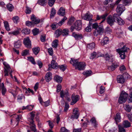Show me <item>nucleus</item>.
Instances as JSON below:
<instances>
[{
    "instance_id": "f257e3e1",
    "label": "nucleus",
    "mask_w": 132,
    "mask_h": 132,
    "mask_svg": "<svg viewBox=\"0 0 132 132\" xmlns=\"http://www.w3.org/2000/svg\"><path fill=\"white\" fill-rule=\"evenodd\" d=\"M70 63L75 67L76 69L79 70H83L85 69L86 64L84 62H79L77 59L71 58Z\"/></svg>"
},
{
    "instance_id": "f03ea898",
    "label": "nucleus",
    "mask_w": 132,
    "mask_h": 132,
    "mask_svg": "<svg viewBox=\"0 0 132 132\" xmlns=\"http://www.w3.org/2000/svg\"><path fill=\"white\" fill-rule=\"evenodd\" d=\"M128 94L125 91H122L118 98V101L119 104L125 103L127 101Z\"/></svg>"
},
{
    "instance_id": "7ed1b4c3",
    "label": "nucleus",
    "mask_w": 132,
    "mask_h": 132,
    "mask_svg": "<svg viewBox=\"0 0 132 132\" xmlns=\"http://www.w3.org/2000/svg\"><path fill=\"white\" fill-rule=\"evenodd\" d=\"M128 49H129V48H128L124 46L121 48L116 50L117 52L119 53L121 59H124L125 58L126 56L125 52L127 51Z\"/></svg>"
},
{
    "instance_id": "20e7f679",
    "label": "nucleus",
    "mask_w": 132,
    "mask_h": 132,
    "mask_svg": "<svg viewBox=\"0 0 132 132\" xmlns=\"http://www.w3.org/2000/svg\"><path fill=\"white\" fill-rule=\"evenodd\" d=\"M3 63L5 67V68H4V72L5 73L4 76H8L9 75L8 73H9L11 77L13 78V76L12 74V71L9 65L5 62H4Z\"/></svg>"
},
{
    "instance_id": "39448f33",
    "label": "nucleus",
    "mask_w": 132,
    "mask_h": 132,
    "mask_svg": "<svg viewBox=\"0 0 132 132\" xmlns=\"http://www.w3.org/2000/svg\"><path fill=\"white\" fill-rule=\"evenodd\" d=\"M23 43L25 46L27 48H30L31 46V42L28 37L23 39Z\"/></svg>"
},
{
    "instance_id": "423d86ee",
    "label": "nucleus",
    "mask_w": 132,
    "mask_h": 132,
    "mask_svg": "<svg viewBox=\"0 0 132 132\" xmlns=\"http://www.w3.org/2000/svg\"><path fill=\"white\" fill-rule=\"evenodd\" d=\"M125 9L124 5L122 4H119L118 5L116 9L117 13L118 14H121Z\"/></svg>"
},
{
    "instance_id": "0eeeda50",
    "label": "nucleus",
    "mask_w": 132,
    "mask_h": 132,
    "mask_svg": "<svg viewBox=\"0 0 132 132\" xmlns=\"http://www.w3.org/2000/svg\"><path fill=\"white\" fill-rule=\"evenodd\" d=\"M79 114L78 109L75 108L73 110L72 114L71 116V118L77 119L78 118Z\"/></svg>"
},
{
    "instance_id": "6e6552de",
    "label": "nucleus",
    "mask_w": 132,
    "mask_h": 132,
    "mask_svg": "<svg viewBox=\"0 0 132 132\" xmlns=\"http://www.w3.org/2000/svg\"><path fill=\"white\" fill-rule=\"evenodd\" d=\"M75 29L77 30H80L81 28V22L80 20L76 21L75 23Z\"/></svg>"
},
{
    "instance_id": "1a4fd4ad",
    "label": "nucleus",
    "mask_w": 132,
    "mask_h": 132,
    "mask_svg": "<svg viewBox=\"0 0 132 132\" xmlns=\"http://www.w3.org/2000/svg\"><path fill=\"white\" fill-rule=\"evenodd\" d=\"M79 96L78 95H72L71 97L72 101L70 104L71 105H74L79 100Z\"/></svg>"
},
{
    "instance_id": "9d476101",
    "label": "nucleus",
    "mask_w": 132,
    "mask_h": 132,
    "mask_svg": "<svg viewBox=\"0 0 132 132\" xmlns=\"http://www.w3.org/2000/svg\"><path fill=\"white\" fill-rule=\"evenodd\" d=\"M106 21L111 26L113 25L115 22L112 18V16L111 15L108 16L106 19Z\"/></svg>"
},
{
    "instance_id": "9b49d317",
    "label": "nucleus",
    "mask_w": 132,
    "mask_h": 132,
    "mask_svg": "<svg viewBox=\"0 0 132 132\" xmlns=\"http://www.w3.org/2000/svg\"><path fill=\"white\" fill-rule=\"evenodd\" d=\"M31 19L33 23L35 24L39 23L40 21V19L37 18L34 14L32 15L31 17Z\"/></svg>"
},
{
    "instance_id": "f8f14e48",
    "label": "nucleus",
    "mask_w": 132,
    "mask_h": 132,
    "mask_svg": "<svg viewBox=\"0 0 132 132\" xmlns=\"http://www.w3.org/2000/svg\"><path fill=\"white\" fill-rule=\"evenodd\" d=\"M108 15V14L107 13H105L100 16L97 15L96 17V19L97 20H100L101 19H103L102 20L100 23V24L101 23L105 21Z\"/></svg>"
},
{
    "instance_id": "ddd939ff",
    "label": "nucleus",
    "mask_w": 132,
    "mask_h": 132,
    "mask_svg": "<svg viewBox=\"0 0 132 132\" xmlns=\"http://www.w3.org/2000/svg\"><path fill=\"white\" fill-rule=\"evenodd\" d=\"M30 114L31 115L30 117L28 119V120L30 123V125L34 124V121L33 119H34L35 115V112H32L30 113Z\"/></svg>"
},
{
    "instance_id": "4468645a",
    "label": "nucleus",
    "mask_w": 132,
    "mask_h": 132,
    "mask_svg": "<svg viewBox=\"0 0 132 132\" xmlns=\"http://www.w3.org/2000/svg\"><path fill=\"white\" fill-rule=\"evenodd\" d=\"M92 17L93 16L92 14L87 13L82 17L84 20L88 21L92 20Z\"/></svg>"
},
{
    "instance_id": "2eb2a0df",
    "label": "nucleus",
    "mask_w": 132,
    "mask_h": 132,
    "mask_svg": "<svg viewBox=\"0 0 132 132\" xmlns=\"http://www.w3.org/2000/svg\"><path fill=\"white\" fill-rule=\"evenodd\" d=\"M52 74L51 72L47 73L45 77V79L47 82H48L52 79Z\"/></svg>"
},
{
    "instance_id": "dca6fc26",
    "label": "nucleus",
    "mask_w": 132,
    "mask_h": 132,
    "mask_svg": "<svg viewBox=\"0 0 132 132\" xmlns=\"http://www.w3.org/2000/svg\"><path fill=\"white\" fill-rule=\"evenodd\" d=\"M117 80L118 83L121 84L124 83L125 81L123 77L121 75H120L117 76Z\"/></svg>"
},
{
    "instance_id": "f3484780",
    "label": "nucleus",
    "mask_w": 132,
    "mask_h": 132,
    "mask_svg": "<svg viewBox=\"0 0 132 132\" xmlns=\"http://www.w3.org/2000/svg\"><path fill=\"white\" fill-rule=\"evenodd\" d=\"M65 9L62 7H61L59 9L57 12V13L60 15L63 16L65 15Z\"/></svg>"
},
{
    "instance_id": "a211bd4d",
    "label": "nucleus",
    "mask_w": 132,
    "mask_h": 132,
    "mask_svg": "<svg viewBox=\"0 0 132 132\" xmlns=\"http://www.w3.org/2000/svg\"><path fill=\"white\" fill-rule=\"evenodd\" d=\"M92 125L95 127H97L98 125V123L96 121L95 118L94 117L92 118L90 120Z\"/></svg>"
},
{
    "instance_id": "6ab92c4d",
    "label": "nucleus",
    "mask_w": 132,
    "mask_h": 132,
    "mask_svg": "<svg viewBox=\"0 0 132 132\" xmlns=\"http://www.w3.org/2000/svg\"><path fill=\"white\" fill-rule=\"evenodd\" d=\"M50 65H49V67ZM51 66L52 68L55 69H56L58 68V64L54 60H52L51 62Z\"/></svg>"
},
{
    "instance_id": "aec40b11",
    "label": "nucleus",
    "mask_w": 132,
    "mask_h": 132,
    "mask_svg": "<svg viewBox=\"0 0 132 132\" xmlns=\"http://www.w3.org/2000/svg\"><path fill=\"white\" fill-rule=\"evenodd\" d=\"M72 36L76 39H81L82 38L81 34H77L75 32L73 33Z\"/></svg>"
},
{
    "instance_id": "412c9836",
    "label": "nucleus",
    "mask_w": 132,
    "mask_h": 132,
    "mask_svg": "<svg viewBox=\"0 0 132 132\" xmlns=\"http://www.w3.org/2000/svg\"><path fill=\"white\" fill-rule=\"evenodd\" d=\"M114 119L117 124L118 122L120 121L121 117L120 113H118L116 114V116L114 118Z\"/></svg>"
},
{
    "instance_id": "4be33fe9",
    "label": "nucleus",
    "mask_w": 132,
    "mask_h": 132,
    "mask_svg": "<svg viewBox=\"0 0 132 132\" xmlns=\"http://www.w3.org/2000/svg\"><path fill=\"white\" fill-rule=\"evenodd\" d=\"M69 31L68 29L65 28L62 30V35L63 36H66L69 35Z\"/></svg>"
},
{
    "instance_id": "5701e85b",
    "label": "nucleus",
    "mask_w": 132,
    "mask_h": 132,
    "mask_svg": "<svg viewBox=\"0 0 132 132\" xmlns=\"http://www.w3.org/2000/svg\"><path fill=\"white\" fill-rule=\"evenodd\" d=\"M21 46V43L20 40H18L15 42L14 43V46L16 48H19Z\"/></svg>"
},
{
    "instance_id": "b1692460",
    "label": "nucleus",
    "mask_w": 132,
    "mask_h": 132,
    "mask_svg": "<svg viewBox=\"0 0 132 132\" xmlns=\"http://www.w3.org/2000/svg\"><path fill=\"white\" fill-rule=\"evenodd\" d=\"M122 125L125 128L129 127L131 126L130 123L127 120H125L123 121Z\"/></svg>"
},
{
    "instance_id": "393cba45",
    "label": "nucleus",
    "mask_w": 132,
    "mask_h": 132,
    "mask_svg": "<svg viewBox=\"0 0 132 132\" xmlns=\"http://www.w3.org/2000/svg\"><path fill=\"white\" fill-rule=\"evenodd\" d=\"M95 29L97 30V31L100 32V35H101L103 32L104 29L102 25H98Z\"/></svg>"
},
{
    "instance_id": "a878e982",
    "label": "nucleus",
    "mask_w": 132,
    "mask_h": 132,
    "mask_svg": "<svg viewBox=\"0 0 132 132\" xmlns=\"http://www.w3.org/2000/svg\"><path fill=\"white\" fill-rule=\"evenodd\" d=\"M54 79L58 83H60L62 81V78L58 75H56L54 78Z\"/></svg>"
},
{
    "instance_id": "bb28decb",
    "label": "nucleus",
    "mask_w": 132,
    "mask_h": 132,
    "mask_svg": "<svg viewBox=\"0 0 132 132\" xmlns=\"http://www.w3.org/2000/svg\"><path fill=\"white\" fill-rule=\"evenodd\" d=\"M9 92L11 93L15 99L16 98V95L18 94V92L16 90H15L12 89H10L9 90Z\"/></svg>"
},
{
    "instance_id": "cd10ccee",
    "label": "nucleus",
    "mask_w": 132,
    "mask_h": 132,
    "mask_svg": "<svg viewBox=\"0 0 132 132\" xmlns=\"http://www.w3.org/2000/svg\"><path fill=\"white\" fill-rule=\"evenodd\" d=\"M118 66L116 64H113L110 66L108 67V69L110 71L114 70Z\"/></svg>"
},
{
    "instance_id": "c85d7f7f",
    "label": "nucleus",
    "mask_w": 132,
    "mask_h": 132,
    "mask_svg": "<svg viewBox=\"0 0 132 132\" xmlns=\"http://www.w3.org/2000/svg\"><path fill=\"white\" fill-rule=\"evenodd\" d=\"M121 15V14L117 13V14L114 13L112 17L115 21H116V20L117 21L120 18V16Z\"/></svg>"
},
{
    "instance_id": "c756f323",
    "label": "nucleus",
    "mask_w": 132,
    "mask_h": 132,
    "mask_svg": "<svg viewBox=\"0 0 132 132\" xmlns=\"http://www.w3.org/2000/svg\"><path fill=\"white\" fill-rule=\"evenodd\" d=\"M40 50V48L38 47L33 48L32 49L33 53L35 55H37L38 54Z\"/></svg>"
},
{
    "instance_id": "7c9ffc66",
    "label": "nucleus",
    "mask_w": 132,
    "mask_h": 132,
    "mask_svg": "<svg viewBox=\"0 0 132 132\" xmlns=\"http://www.w3.org/2000/svg\"><path fill=\"white\" fill-rule=\"evenodd\" d=\"M6 7L7 10L10 12H12L14 9V7L11 4L9 3L7 4Z\"/></svg>"
},
{
    "instance_id": "2f4dec72",
    "label": "nucleus",
    "mask_w": 132,
    "mask_h": 132,
    "mask_svg": "<svg viewBox=\"0 0 132 132\" xmlns=\"http://www.w3.org/2000/svg\"><path fill=\"white\" fill-rule=\"evenodd\" d=\"M62 30L61 29H58L55 32V36L57 37H58L60 35H62Z\"/></svg>"
},
{
    "instance_id": "473e14b6",
    "label": "nucleus",
    "mask_w": 132,
    "mask_h": 132,
    "mask_svg": "<svg viewBox=\"0 0 132 132\" xmlns=\"http://www.w3.org/2000/svg\"><path fill=\"white\" fill-rule=\"evenodd\" d=\"M112 56H110L108 54H106L105 55V59L106 60L108 61H112Z\"/></svg>"
},
{
    "instance_id": "72a5a7b5",
    "label": "nucleus",
    "mask_w": 132,
    "mask_h": 132,
    "mask_svg": "<svg viewBox=\"0 0 132 132\" xmlns=\"http://www.w3.org/2000/svg\"><path fill=\"white\" fill-rule=\"evenodd\" d=\"M109 39L107 37L104 38L102 41V45H104L108 43L109 42Z\"/></svg>"
},
{
    "instance_id": "f704fd0d",
    "label": "nucleus",
    "mask_w": 132,
    "mask_h": 132,
    "mask_svg": "<svg viewBox=\"0 0 132 132\" xmlns=\"http://www.w3.org/2000/svg\"><path fill=\"white\" fill-rule=\"evenodd\" d=\"M126 19L130 21H132V12H128V16Z\"/></svg>"
},
{
    "instance_id": "c9c22d12",
    "label": "nucleus",
    "mask_w": 132,
    "mask_h": 132,
    "mask_svg": "<svg viewBox=\"0 0 132 132\" xmlns=\"http://www.w3.org/2000/svg\"><path fill=\"white\" fill-rule=\"evenodd\" d=\"M132 109V106L129 105H126L125 106V110L128 112H130Z\"/></svg>"
},
{
    "instance_id": "e433bc0d",
    "label": "nucleus",
    "mask_w": 132,
    "mask_h": 132,
    "mask_svg": "<svg viewBox=\"0 0 132 132\" xmlns=\"http://www.w3.org/2000/svg\"><path fill=\"white\" fill-rule=\"evenodd\" d=\"M2 93L3 95H4L6 92V89L4 87V84L2 83L1 84Z\"/></svg>"
},
{
    "instance_id": "4c0bfd02",
    "label": "nucleus",
    "mask_w": 132,
    "mask_h": 132,
    "mask_svg": "<svg viewBox=\"0 0 132 132\" xmlns=\"http://www.w3.org/2000/svg\"><path fill=\"white\" fill-rule=\"evenodd\" d=\"M58 40L57 39H55L53 42L52 47L53 48H56L58 45Z\"/></svg>"
},
{
    "instance_id": "58836bf2",
    "label": "nucleus",
    "mask_w": 132,
    "mask_h": 132,
    "mask_svg": "<svg viewBox=\"0 0 132 132\" xmlns=\"http://www.w3.org/2000/svg\"><path fill=\"white\" fill-rule=\"evenodd\" d=\"M95 47V44L94 43L89 44H88L87 46V48L90 50L94 48Z\"/></svg>"
},
{
    "instance_id": "ea45409f",
    "label": "nucleus",
    "mask_w": 132,
    "mask_h": 132,
    "mask_svg": "<svg viewBox=\"0 0 132 132\" xmlns=\"http://www.w3.org/2000/svg\"><path fill=\"white\" fill-rule=\"evenodd\" d=\"M30 128L33 132H38L36 128V126L34 124L30 125Z\"/></svg>"
},
{
    "instance_id": "a19ab883",
    "label": "nucleus",
    "mask_w": 132,
    "mask_h": 132,
    "mask_svg": "<svg viewBox=\"0 0 132 132\" xmlns=\"http://www.w3.org/2000/svg\"><path fill=\"white\" fill-rule=\"evenodd\" d=\"M22 33L25 34H29L30 32V30L29 29L27 28H24L22 30Z\"/></svg>"
},
{
    "instance_id": "79ce46f5",
    "label": "nucleus",
    "mask_w": 132,
    "mask_h": 132,
    "mask_svg": "<svg viewBox=\"0 0 132 132\" xmlns=\"http://www.w3.org/2000/svg\"><path fill=\"white\" fill-rule=\"evenodd\" d=\"M99 57V56H97V54H96V53L94 52L93 53H92L91 56L90 57V58L91 59H93L95 57L98 58Z\"/></svg>"
},
{
    "instance_id": "37998d69",
    "label": "nucleus",
    "mask_w": 132,
    "mask_h": 132,
    "mask_svg": "<svg viewBox=\"0 0 132 132\" xmlns=\"http://www.w3.org/2000/svg\"><path fill=\"white\" fill-rule=\"evenodd\" d=\"M56 11L54 8H52L51 9V13L50 14L51 17H53L56 13Z\"/></svg>"
},
{
    "instance_id": "c03bdc74",
    "label": "nucleus",
    "mask_w": 132,
    "mask_h": 132,
    "mask_svg": "<svg viewBox=\"0 0 132 132\" xmlns=\"http://www.w3.org/2000/svg\"><path fill=\"white\" fill-rule=\"evenodd\" d=\"M12 20L14 23H17L19 21V18L18 16H15L12 18Z\"/></svg>"
},
{
    "instance_id": "a18cd8bd",
    "label": "nucleus",
    "mask_w": 132,
    "mask_h": 132,
    "mask_svg": "<svg viewBox=\"0 0 132 132\" xmlns=\"http://www.w3.org/2000/svg\"><path fill=\"white\" fill-rule=\"evenodd\" d=\"M56 0H48V5L51 7H52L54 4Z\"/></svg>"
},
{
    "instance_id": "49530a36",
    "label": "nucleus",
    "mask_w": 132,
    "mask_h": 132,
    "mask_svg": "<svg viewBox=\"0 0 132 132\" xmlns=\"http://www.w3.org/2000/svg\"><path fill=\"white\" fill-rule=\"evenodd\" d=\"M4 27L6 30L7 31H9L10 30L9 27L8 23L7 21L4 22Z\"/></svg>"
},
{
    "instance_id": "de8ad7c7",
    "label": "nucleus",
    "mask_w": 132,
    "mask_h": 132,
    "mask_svg": "<svg viewBox=\"0 0 132 132\" xmlns=\"http://www.w3.org/2000/svg\"><path fill=\"white\" fill-rule=\"evenodd\" d=\"M118 24L120 25H123L125 22L121 18H120L119 19V20L117 21Z\"/></svg>"
},
{
    "instance_id": "09e8293b",
    "label": "nucleus",
    "mask_w": 132,
    "mask_h": 132,
    "mask_svg": "<svg viewBox=\"0 0 132 132\" xmlns=\"http://www.w3.org/2000/svg\"><path fill=\"white\" fill-rule=\"evenodd\" d=\"M130 94L129 96L130 98L129 99V102H132V88H131L129 89Z\"/></svg>"
},
{
    "instance_id": "8fccbe9b",
    "label": "nucleus",
    "mask_w": 132,
    "mask_h": 132,
    "mask_svg": "<svg viewBox=\"0 0 132 132\" xmlns=\"http://www.w3.org/2000/svg\"><path fill=\"white\" fill-rule=\"evenodd\" d=\"M47 1L46 0H38V2L39 5L43 6L44 4L47 3Z\"/></svg>"
},
{
    "instance_id": "3c124183",
    "label": "nucleus",
    "mask_w": 132,
    "mask_h": 132,
    "mask_svg": "<svg viewBox=\"0 0 132 132\" xmlns=\"http://www.w3.org/2000/svg\"><path fill=\"white\" fill-rule=\"evenodd\" d=\"M32 32L34 35H36L39 33V30L36 28L35 29L33 30Z\"/></svg>"
},
{
    "instance_id": "603ef678",
    "label": "nucleus",
    "mask_w": 132,
    "mask_h": 132,
    "mask_svg": "<svg viewBox=\"0 0 132 132\" xmlns=\"http://www.w3.org/2000/svg\"><path fill=\"white\" fill-rule=\"evenodd\" d=\"M58 25H59L58 24V23H54L51 26V27L53 30H55L57 28V26Z\"/></svg>"
},
{
    "instance_id": "864d4df0",
    "label": "nucleus",
    "mask_w": 132,
    "mask_h": 132,
    "mask_svg": "<svg viewBox=\"0 0 132 132\" xmlns=\"http://www.w3.org/2000/svg\"><path fill=\"white\" fill-rule=\"evenodd\" d=\"M92 73V72L91 70L86 71V72H83V74L87 77L90 76L91 74Z\"/></svg>"
},
{
    "instance_id": "5fc2aeb1",
    "label": "nucleus",
    "mask_w": 132,
    "mask_h": 132,
    "mask_svg": "<svg viewBox=\"0 0 132 132\" xmlns=\"http://www.w3.org/2000/svg\"><path fill=\"white\" fill-rule=\"evenodd\" d=\"M31 12V9L28 6H26L25 13L27 14H29Z\"/></svg>"
},
{
    "instance_id": "6e6d98bb",
    "label": "nucleus",
    "mask_w": 132,
    "mask_h": 132,
    "mask_svg": "<svg viewBox=\"0 0 132 132\" xmlns=\"http://www.w3.org/2000/svg\"><path fill=\"white\" fill-rule=\"evenodd\" d=\"M118 127L119 132H126L125 129L122 126L119 125Z\"/></svg>"
},
{
    "instance_id": "4d7b16f0",
    "label": "nucleus",
    "mask_w": 132,
    "mask_h": 132,
    "mask_svg": "<svg viewBox=\"0 0 132 132\" xmlns=\"http://www.w3.org/2000/svg\"><path fill=\"white\" fill-rule=\"evenodd\" d=\"M69 108V105L68 103L65 102V105L64 107V111L65 112H66L68 110Z\"/></svg>"
},
{
    "instance_id": "13d9d810",
    "label": "nucleus",
    "mask_w": 132,
    "mask_h": 132,
    "mask_svg": "<svg viewBox=\"0 0 132 132\" xmlns=\"http://www.w3.org/2000/svg\"><path fill=\"white\" fill-rule=\"evenodd\" d=\"M131 2L130 0H122V2L124 5H126Z\"/></svg>"
},
{
    "instance_id": "bf43d9fd",
    "label": "nucleus",
    "mask_w": 132,
    "mask_h": 132,
    "mask_svg": "<svg viewBox=\"0 0 132 132\" xmlns=\"http://www.w3.org/2000/svg\"><path fill=\"white\" fill-rule=\"evenodd\" d=\"M67 18L65 16L64 17L63 19L61 20V21L58 23V24L59 26H61L62 23Z\"/></svg>"
},
{
    "instance_id": "052dcab7",
    "label": "nucleus",
    "mask_w": 132,
    "mask_h": 132,
    "mask_svg": "<svg viewBox=\"0 0 132 132\" xmlns=\"http://www.w3.org/2000/svg\"><path fill=\"white\" fill-rule=\"evenodd\" d=\"M33 22L30 21H27L26 22V25L29 27L33 25Z\"/></svg>"
},
{
    "instance_id": "680f3d73",
    "label": "nucleus",
    "mask_w": 132,
    "mask_h": 132,
    "mask_svg": "<svg viewBox=\"0 0 132 132\" xmlns=\"http://www.w3.org/2000/svg\"><path fill=\"white\" fill-rule=\"evenodd\" d=\"M104 87L103 86H101L100 88V93L101 94H103L104 92Z\"/></svg>"
},
{
    "instance_id": "e2e57ef3",
    "label": "nucleus",
    "mask_w": 132,
    "mask_h": 132,
    "mask_svg": "<svg viewBox=\"0 0 132 132\" xmlns=\"http://www.w3.org/2000/svg\"><path fill=\"white\" fill-rule=\"evenodd\" d=\"M28 60L31 62L33 64H35V62L34 61V58L32 57H29L28 58Z\"/></svg>"
},
{
    "instance_id": "0e129e2a",
    "label": "nucleus",
    "mask_w": 132,
    "mask_h": 132,
    "mask_svg": "<svg viewBox=\"0 0 132 132\" xmlns=\"http://www.w3.org/2000/svg\"><path fill=\"white\" fill-rule=\"evenodd\" d=\"M61 132H69V131L64 127H62L61 129Z\"/></svg>"
},
{
    "instance_id": "69168bd1",
    "label": "nucleus",
    "mask_w": 132,
    "mask_h": 132,
    "mask_svg": "<svg viewBox=\"0 0 132 132\" xmlns=\"http://www.w3.org/2000/svg\"><path fill=\"white\" fill-rule=\"evenodd\" d=\"M28 53V51L27 50H25L23 51L22 52L21 55L22 56L27 55Z\"/></svg>"
},
{
    "instance_id": "338daca9",
    "label": "nucleus",
    "mask_w": 132,
    "mask_h": 132,
    "mask_svg": "<svg viewBox=\"0 0 132 132\" xmlns=\"http://www.w3.org/2000/svg\"><path fill=\"white\" fill-rule=\"evenodd\" d=\"M48 50L49 54L51 55H52L53 54L52 48H49L48 49Z\"/></svg>"
},
{
    "instance_id": "774afa93",
    "label": "nucleus",
    "mask_w": 132,
    "mask_h": 132,
    "mask_svg": "<svg viewBox=\"0 0 132 132\" xmlns=\"http://www.w3.org/2000/svg\"><path fill=\"white\" fill-rule=\"evenodd\" d=\"M59 68L60 69L63 71H64L66 68V67L64 66L63 65H60Z\"/></svg>"
}]
</instances>
